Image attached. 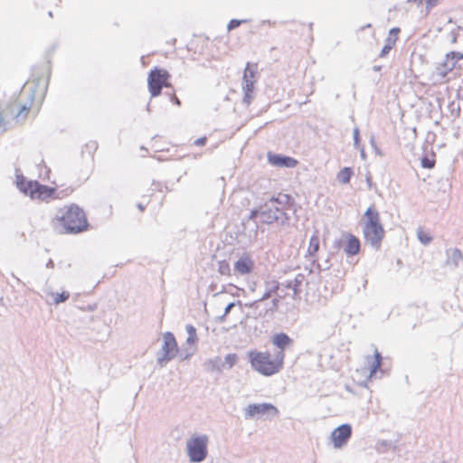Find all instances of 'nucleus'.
Here are the masks:
<instances>
[{
	"label": "nucleus",
	"mask_w": 463,
	"mask_h": 463,
	"mask_svg": "<svg viewBox=\"0 0 463 463\" xmlns=\"http://www.w3.org/2000/svg\"><path fill=\"white\" fill-rule=\"evenodd\" d=\"M272 344L284 353L285 348L293 344V339L286 333H278L272 336Z\"/></svg>",
	"instance_id": "obj_19"
},
{
	"label": "nucleus",
	"mask_w": 463,
	"mask_h": 463,
	"mask_svg": "<svg viewBox=\"0 0 463 463\" xmlns=\"http://www.w3.org/2000/svg\"><path fill=\"white\" fill-rule=\"evenodd\" d=\"M370 144H371V146L373 147L374 153L380 156H383V153L382 152V150L377 146L376 143H375V140H374V137L373 136L371 137L370 138Z\"/></svg>",
	"instance_id": "obj_37"
},
{
	"label": "nucleus",
	"mask_w": 463,
	"mask_h": 463,
	"mask_svg": "<svg viewBox=\"0 0 463 463\" xmlns=\"http://www.w3.org/2000/svg\"><path fill=\"white\" fill-rule=\"evenodd\" d=\"M33 90H31V92H30V99H31V100H33Z\"/></svg>",
	"instance_id": "obj_55"
},
{
	"label": "nucleus",
	"mask_w": 463,
	"mask_h": 463,
	"mask_svg": "<svg viewBox=\"0 0 463 463\" xmlns=\"http://www.w3.org/2000/svg\"><path fill=\"white\" fill-rule=\"evenodd\" d=\"M225 317H226V316H224V313H223L222 316L217 317V321L220 323H222L225 321Z\"/></svg>",
	"instance_id": "obj_49"
},
{
	"label": "nucleus",
	"mask_w": 463,
	"mask_h": 463,
	"mask_svg": "<svg viewBox=\"0 0 463 463\" xmlns=\"http://www.w3.org/2000/svg\"><path fill=\"white\" fill-rule=\"evenodd\" d=\"M238 305H241V301H238L237 302ZM236 303L235 302H231L229 303L226 307L224 308V316H227L231 310L235 307Z\"/></svg>",
	"instance_id": "obj_41"
},
{
	"label": "nucleus",
	"mask_w": 463,
	"mask_h": 463,
	"mask_svg": "<svg viewBox=\"0 0 463 463\" xmlns=\"http://www.w3.org/2000/svg\"><path fill=\"white\" fill-rule=\"evenodd\" d=\"M382 70V66L381 65H374L373 66V71H380Z\"/></svg>",
	"instance_id": "obj_50"
},
{
	"label": "nucleus",
	"mask_w": 463,
	"mask_h": 463,
	"mask_svg": "<svg viewBox=\"0 0 463 463\" xmlns=\"http://www.w3.org/2000/svg\"><path fill=\"white\" fill-rule=\"evenodd\" d=\"M57 219L66 233H80L86 231L89 226L84 211L76 204L61 209Z\"/></svg>",
	"instance_id": "obj_3"
},
{
	"label": "nucleus",
	"mask_w": 463,
	"mask_h": 463,
	"mask_svg": "<svg viewBox=\"0 0 463 463\" xmlns=\"http://www.w3.org/2000/svg\"><path fill=\"white\" fill-rule=\"evenodd\" d=\"M279 411L276 406L271 403H251L244 408L245 419H252L256 416L266 417L267 420H272L278 417Z\"/></svg>",
	"instance_id": "obj_8"
},
{
	"label": "nucleus",
	"mask_w": 463,
	"mask_h": 463,
	"mask_svg": "<svg viewBox=\"0 0 463 463\" xmlns=\"http://www.w3.org/2000/svg\"><path fill=\"white\" fill-rule=\"evenodd\" d=\"M6 130L4 118L2 116V113L0 112V133L5 132Z\"/></svg>",
	"instance_id": "obj_44"
},
{
	"label": "nucleus",
	"mask_w": 463,
	"mask_h": 463,
	"mask_svg": "<svg viewBox=\"0 0 463 463\" xmlns=\"http://www.w3.org/2000/svg\"><path fill=\"white\" fill-rule=\"evenodd\" d=\"M371 26H372V24H367L366 25L363 26V27L361 28V30H364L365 28H369V27H371Z\"/></svg>",
	"instance_id": "obj_53"
},
{
	"label": "nucleus",
	"mask_w": 463,
	"mask_h": 463,
	"mask_svg": "<svg viewBox=\"0 0 463 463\" xmlns=\"http://www.w3.org/2000/svg\"><path fill=\"white\" fill-rule=\"evenodd\" d=\"M268 161L270 165L279 167L293 168L298 164V160L280 154L268 153Z\"/></svg>",
	"instance_id": "obj_13"
},
{
	"label": "nucleus",
	"mask_w": 463,
	"mask_h": 463,
	"mask_svg": "<svg viewBox=\"0 0 463 463\" xmlns=\"http://www.w3.org/2000/svg\"><path fill=\"white\" fill-rule=\"evenodd\" d=\"M366 360L370 364V376H373L382 366V354L380 352H378V350H375L373 357L368 355Z\"/></svg>",
	"instance_id": "obj_23"
},
{
	"label": "nucleus",
	"mask_w": 463,
	"mask_h": 463,
	"mask_svg": "<svg viewBox=\"0 0 463 463\" xmlns=\"http://www.w3.org/2000/svg\"><path fill=\"white\" fill-rule=\"evenodd\" d=\"M319 250V237L317 232H314V234L310 237L309 245L307 249V253L309 256L314 257Z\"/></svg>",
	"instance_id": "obj_25"
},
{
	"label": "nucleus",
	"mask_w": 463,
	"mask_h": 463,
	"mask_svg": "<svg viewBox=\"0 0 463 463\" xmlns=\"http://www.w3.org/2000/svg\"><path fill=\"white\" fill-rule=\"evenodd\" d=\"M52 295L53 297V303L55 305L63 303L70 298V293L68 291H62L61 293H52Z\"/></svg>",
	"instance_id": "obj_29"
},
{
	"label": "nucleus",
	"mask_w": 463,
	"mask_h": 463,
	"mask_svg": "<svg viewBox=\"0 0 463 463\" xmlns=\"http://www.w3.org/2000/svg\"><path fill=\"white\" fill-rule=\"evenodd\" d=\"M171 100H172L175 104H176L177 106H180V105H181V101H180V99H179L176 96H173V97L171 98Z\"/></svg>",
	"instance_id": "obj_46"
},
{
	"label": "nucleus",
	"mask_w": 463,
	"mask_h": 463,
	"mask_svg": "<svg viewBox=\"0 0 463 463\" xmlns=\"http://www.w3.org/2000/svg\"><path fill=\"white\" fill-rule=\"evenodd\" d=\"M54 194H55L54 188L42 184L38 181H36V184H34V187H33L32 198L45 200V199L52 197Z\"/></svg>",
	"instance_id": "obj_15"
},
{
	"label": "nucleus",
	"mask_w": 463,
	"mask_h": 463,
	"mask_svg": "<svg viewBox=\"0 0 463 463\" xmlns=\"http://www.w3.org/2000/svg\"><path fill=\"white\" fill-rule=\"evenodd\" d=\"M269 201L279 205V208L284 209V212L291 210L295 205L294 198L283 193H279L277 196H272Z\"/></svg>",
	"instance_id": "obj_17"
},
{
	"label": "nucleus",
	"mask_w": 463,
	"mask_h": 463,
	"mask_svg": "<svg viewBox=\"0 0 463 463\" xmlns=\"http://www.w3.org/2000/svg\"><path fill=\"white\" fill-rule=\"evenodd\" d=\"M446 263L454 267H458L459 261L463 260V253L458 248H450L446 250Z\"/></svg>",
	"instance_id": "obj_21"
},
{
	"label": "nucleus",
	"mask_w": 463,
	"mask_h": 463,
	"mask_svg": "<svg viewBox=\"0 0 463 463\" xmlns=\"http://www.w3.org/2000/svg\"><path fill=\"white\" fill-rule=\"evenodd\" d=\"M358 149L360 150L361 157H362L363 159H364V158H365V156H365V152H364V148L363 146H360V148H358Z\"/></svg>",
	"instance_id": "obj_47"
},
{
	"label": "nucleus",
	"mask_w": 463,
	"mask_h": 463,
	"mask_svg": "<svg viewBox=\"0 0 463 463\" xmlns=\"http://www.w3.org/2000/svg\"><path fill=\"white\" fill-rule=\"evenodd\" d=\"M169 77L170 74L164 69L156 67L150 71L147 77V84L151 97H157L161 94L163 87L170 86L166 82Z\"/></svg>",
	"instance_id": "obj_7"
},
{
	"label": "nucleus",
	"mask_w": 463,
	"mask_h": 463,
	"mask_svg": "<svg viewBox=\"0 0 463 463\" xmlns=\"http://www.w3.org/2000/svg\"><path fill=\"white\" fill-rule=\"evenodd\" d=\"M218 271L222 275H230L231 268L230 264L226 260L218 262Z\"/></svg>",
	"instance_id": "obj_32"
},
{
	"label": "nucleus",
	"mask_w": 463,
	"mask_h": 463,
	"mask_svg": "<svg viewBox=\"0 0 463 463\" xmlns=\"http://www.w3.org/2000/svg\"><path fill=\"white\" fill-rule=\"evenodd\" d=\"M247 357L251 368L264 376H271L283 368L285 354L278 351L272 358L269 352L250 350Z\"/></svg>",
	"instance_id": "obj_1"
},
{
	"label": "nucleus",
	"mask_w": 463,
	"mask_h": 463,
	"mask_svg": "<svg viewBox=\"0 0 463 463\" xmlns=\"http://www.w3.org/2000/svg\"><path fill=\"white\" fill-rule=\"evenodd\" d=\"M54 267V262L52 260H49L48 262L46 263V268H53Z\"/></svg>",
	"instance_id": "obj_48"
},
{
	"label": "nucleus",
	"mask_w": 463,
	"mask_h": 463,
	"mask_svg": "<svg viewBox=\"0 0 463 463\" xmlns=\"http://www.w3.org/2000/svg\"><path fill=\"white\" fill-rule=\"evenodd\" d=\"M204 367L206 368L207 371L210 372H222L223 369H225V363L222 362L220 356H215L212 359L207 360L204 363Z\"/></svg>",
	"instance_id": "obj_24"
},
{
	"label": "nucleus",
	"mask_w": 463,
	"mask_h": 463,
	"mask_svg": "<svg viewBox=\"0 0 463 463\" xmlns=\"http://www.w3.org/2000/svg\"><path fill=\"white\" fill-rule=\"evenodd\" d=\"M89 310H91V311L95 310V307H90Z\"/></svg>",
	"instance_id": "obj_56"
},
{
	"label": "nucleus",
	"mask_w": 463,
	"mask_h": 463,
	"mask_svg": "<svg viewBox=\"0 0 463 463\" xmlns=\"http://www.w3.org/2000/svg\"><path fill=\"white\" fill-rule=\"evenodd\" d=\"M397 40H398V37H387L384 40V45L379 54V57L380 58L385 57L390 52V51L394 47Z\"/></svg>",
	"instance_id": "obj_26"
},
{
	"label": "nucleus",
	"mask_w": 463,
	"mask_h": 463,
	"mask_svg": "<svg viewBox=\"0 0 463 463\" xmlns=\"http://www.w3.org/2000/svg\"><path fill=\"white\" fill-rule=\"evenodd\" d=\"M353 175V170L351 167H344L337 174V181L341 184H348L350 182L351 176Z\"/></svg>",
	"instance_id": "obj_27"
},
{
	"label": "nucleus",
	"mask_w": 463,
	"mask_h": 463,
	"mask_svg": "<svg viewBox=\"0 0 463 463\" xmlns=\"http://www.w3.org/2000/svg\"><path fill=\"white\" fill-rule=\"evenodd\" d=\"M305 280V275L298 273L293 279H288L281 285L293 291V298H296L301 293V286Z\"/></svg>",
	"instance_id": "obj_16"
},
{
	"label": "nucleus",
	"mask_w": 463,
	"mask_h": 463,
	"mask_svg": "<svg viewBox=\"0 0 463 463\" xmlns=\"http://www.w3.org/2000/svg\"><path fill=\"white\" fill-rule=\"evenodd\" d=\"M257 70V64H250L247 63V66L244 70L243 74V81H242V90H243V99L242 102L246 105H250L252 99V92L254 90L255 83V73Z\"/></svg>",
	"instance_id": "obj_9"
},
{
	"label": "nucleus",
	"mask_w": 463,
	"mask_h": 463,
	"mask_svg": "<svg viewBox=\"0 0 463 463\" xmlns=\"http://www.w3.org/2000/svg\"><path fill=\"white\" fill-rule=\"evenodd\" d=\"M137 208H138L140 211H144V210H145V208H146V207H145V205H144V204H142V203H137Z\"/></svg>",
	"instance_id": "obj_51"
},
{
	"label": "nucleus",
	"mask_w": 463,
	"mask_h": 463,
	"mask_svg": "<svg viewBox=\"0 0 463 463\" xmlns=\"http://www.w3.org/2000/svg\"><path fill=\"white\" fill-rule=\"evenodd\" d=\"M261 222L265 224H272L279 222L280 225H287L289 222L290 216L284 209L270 202L269 200L261 205L260 212Z\"/></svg>",
	"instance_id": "obj_4"
},
{
	"label": "nucleus",
	"mask_w": 463,
	"mask_h": 463,
	"mask_svg": "<svg viewBox=\"0 0 463 463\" xmlns=\"http://www.w3.org/2000/svg\"><path fill=\"white\" fill-rule=\"evenodd\" d=\"M30 110V105L24 104L20 107L18 113L16 114L15 118L17 119H24L25 118L28 111Z\"/></svg>",
	"instance_id": "obj_33"
},
{
	"label": "nucleus",
	"mask_w": 463,
	"mask_h": 463,
	"mask_svg": "<svg viewBox=\"0 0 463 463\" xmlns=\"http://www.w3.org/2000/svg\"><path fill=\"white\" fill-rule=\"evenodd\" d=\"M400 28L398 27H393L392 28L390 31H389V35L388 37H398V33H400Z\"/></svg>",
	"instance_id": "obj_43"
},
{
	"label": "nucleus",
	"mask_w": 463,
	"mask_h": 463,
	"mask_svg": "<svg viewBox=\"0 0 463 463\" xmlns=\"http://www.w3.org/2000/svg\"><path fill=\"white\" fill-rule=\"evenodd\" d=\"M185 330H186L188 336H197L196 328L193 325H191V324L186 325Z\"/></svg>",
	"instance_id": "obj_38"
},
{
	"label": "nucleus",
	"mask_w": 463,
	"mask_h": 463,
	"mask_svg": "<svg viewBox=\"0 0 463 463\" xmlns=\"http://www.w3.org/2000/svg\"><path fill=\"white\" fill-rule=\"evenodd\" d=\"M17 187L19 190L24 194L25 195H29L32 198L34 184H36V181H26L25 178L22 176H17Z\"/></svg>",
	"instance_id": "obj_22"
},
{
	"label": "nucleus",
	"mask_w": 463,
	"mask_h": 463,
	"mask_svg": "<svg viewBox=\"0 0 463 463\" xmlns=\"http://www.w3.org/2000/svg\"><path fill=\"white\" fill-rule=\"evenodd\" d=\"M197 336H187L186 338V344L187 345H193L197 341Z\"/></svg>",
	"instance_id": "obj_45"
},
{
	"label": "nucleus",
	"mask_w": 463,
	"mask_h": 463,
	"mask_svg": "<svg viewBox=\"0 0 463 463\" xmlns=\"http://www.w3.org/2000/svg\"><path fill=\"white\" fill-rule=\"evenodd\" d=\"M460 32L463 33V27L461 26H457V28L451 30L448 35H447V40L450 43H456L458 42V39L459 38L460 36Z\"/></svg>",
	"instance_id": "obj_28"
},
{
	"label": "nucleus",
	"mask_w": 463,
	"mask_h": 463,
	"mask_svg": "<svg viewBox=\"0 0 463 463\" xmlns=\"http://www.w3.org/2000/svg\"><path fill=\"white\" fill-rule=\"evenodd\" d=\"M417 237H418V240L423 244V245H428L432 241V237L425 232L424 231H422L421 229H419L417 231Z\"/></svg>",
	"instance_id": "obj_30"
},
{
	"label": "nucleus",
	"mask_w": 463,
	"mask_h": 463,
	"mask_svg": "<svg viewBox=\"0 0 463 463\" xmlns=\"http://www.w3.org/2000/svg\"><path fill=\"white\" fill-rule=\"evenodd\" d=\"M351 436L352 427L347 423H344L338 426L331 433V438L335 448H341L345 445Z\"/></svg>",
	"instance_id": "obj_12"
},
{
	"label": "nucleus",
	"mask_w": 463,
	"mask_h": 463,
	"mask_svg": "<svg viewBox=\"0 0 463 463\" xmlns=\"http://www.w3.org/2000/svg\"><path fill=\"white\" fill-rule=\"evenodd\" d=\"M260 212H261V206L259 208V209H253L250 211V215H249V220H254L257 218V216H260Z\"/></svg>",
	"instance_id": "obj_40"
},
{
	"label": "nucleus",
	"mask_w": 463,
	"mask_h": 463,
	"mask_svg": "<svg viewBox=\"0 0 463 463\" xmlns=\"http://www.w3.org/2000/svg\"><path fill=\"white\" fill-rule=\"evenodd\" d=\"M340 244H341V241H335V242H334V247H335V248H339V247H340Z\"/></svg>",
	"instance_id": "obj_52"
},
{
	"label": "nucleus",
	"mask_w": 463,
	"mask_h": 463,
	"mask_svg": "<svg viewBox=\"0 0 463 463\" xmlns=\"http://www.w3.org/2000/svg\"><path fill=\"white\" fill-rule=\"evenodd\" d=\"M367 183H368L369 186H371V177L370 176L367 177Z\"/></svg>",
	"instance_id": "obj_54"
},
{
	"label": "nucleus",
	"mask_w": 463,
	"mask_h": 463,
	"mask_svg": "<svg viewBox=\"0 0 463 463\" xmlns=\"http://www.w3.org/2000/svg\"><path fill=\"white\" fill-rule=\"evenodd\" d=\"M354 146L355 148H360V131L358 128H354Z\"/></svg>",
	"instance_id": "obj_36"
},
{
	"label": "nucleus",
	"mask_w": 463,
	"mask_h": 463,
	"mask_svg": "<svg viewBox=\"0 0 463 463\" xmlns=\"http://www.w3.org/2000/svg\"><path fill=\"white\" fill-rule=\"evenodd\" d=\"M178 352L177 342L173 333L165 332L163 335V345L156 354L157 364L163 367L173 360Z\"/></svg>",
	"instance_id": "obj_6"
},
{
	"label": "nucleus",
	"mask_w": 463,
	"mask_h": 463,
	"mask_svg": "<svg viewBox=\"0 0 463 463\" xmlns=\"http://www.w3.org/2000/svg\"><path fill=\"white\" fill-rule=\"evenodd\" d=\"M461 59H463V52L452 51L447 53L445 61L436 68V74L445 78L455 68L457 61Z\"/></svg>",
	"instance_id": "obj_11"
},
{
	"label": "nucleus",
	"mask_w": 463,
	"mask_h": 463,
	"mask_svg": "<svg viewBox=\"0 0 463 463\" xmlns=\"http://www.w3.org/2000/svg\"><path fill=\"white\" fill-rule=\"evenodd\" d=\"M435 165V160L433 158L423 156L421 158V166L423 168L431 169Z\"/></svg>",
	"instance_id": "obj_34"
},
{
	"label": "nucleus",
	"mask_w": 463,
	"mask_h": 463,
	"mask_svg": "<svg viewBox=\"0 0 463 463\" xmlns=\"http://www.w3.org/2000/svg\"><path fill=\"white\" fill-rule=\"evenodd\" d=\"M208 437L205 434L191 437L186 442V450L191 462L200 463L207 457Z\"/></svg>",
	"instance_id": "obj_5"
},
{
	"label": "nucleus",
	"mask_w": 463,
	"mask_h": 463,
	"mask_svg": "<svg viewBox=\"0 0 463 463\" xmlns=\"http://www.w3.org/2000/svg\"><path fill=\"white\" fill-rule=\"evenodd\" d=\"M331 267L329 257L323 262V263H317V268L320 270H327Z\"/></svg>",
	"instance_id": "obj_39"
},
{
	"label": "nucleus",
	"mask_w": 463,
	"mask_h": 463,
	"mask_svg": "<svg viewBox=\"0 0 463 463\" xmlns=\"http://www.w3.org/2000/svg\"><path fill=\"white\" fill-rule=\"evenodd\" d=\"M246 20H238V19H232L228 25H227V28L229 31H232L237 27H239L241 24L245 23Z\"/></svg>",
	"instance_id": "obj_35"
},
{
	"label": "nucleus",
	"mask_w": 463,
	"mask_h": 463,
	"mask_svg": "<svg viewBox=\"0 0 463 463\" xmlns=\"http://www.w3.org/2000/svg\"><path fill=\"white\" fill-rule=\"evenodd\" d=\"M206 137H202L194 141V145L197 146H204L206 144Z\"/></svg>",
	"instance_id": "obj_42"
},
{
	"label": "nucleus",
	"mask_w": 463,
	"mask_h": 463,
	"mask_svg": "<svg viewBox=\"0 0 463 463\" xmlns=\"http://www.w3.org/2000/svg\"><path fill=\"white\" fill-rule=\"evenodd\" d=\"M363 235L365 242L375 250H379L385 236V231L381 223L380 213L370 206L364 213Z\"/></svg>",
	"instance_id": "obj_2"
},
{
	"label": "nucleus",
	"mask_w": 463,
	"mask_h": 463,
	"mask_svg": "<svg viewBox=\"0 0 463 463\" xmlns=\"http://www.w3.org/2000/svg\"><path fill=\"white\" fill-rule=\"evenodd\" d=\"M279 298H275L271 300L270 306L269 307H265L263 309L259 310H252V317L254 318L258 317H271L273 314L278 310L279 308Z\"/></svg>",
	"instance_id": "obj_20"
},
{
	"label": "nucleus",
	"mask_w": 463,
	"mask_h": 463,
	"mask_svg": "<svg viewBox=\"0 0 463 463\" xmlns=\"http://www.w3.org/2000/svg\"><path fill=\"white\" fill-rule=\"evenodd\" d=\"M361 250V242L359 239L351 234H347V241L344 247V251L347 257L357 255Z\"/></svg>",
	"instance_id": "obj_18"
},
{
	"label": "nucleus",
	"mask_w": 463,
	"mask_h": 463,
	"mask_svg": "<svg viewBox=\"0 0 463 463\" xmlns=\"http://www.w3.org/2000/svg\"><path fill=\"white\" fill-rule=\"evenodd\" d=\"M238 361V355L236 354H228L225 355L223 363H225V368H232Z\"/></svg>",
	"instance_id": "obj_31"
},
{
	"label": "nucleus",
	"mask_w": 463,
	"mask_h": 463,
	"mask_svg": "<svg viewBox=\"0 0 463 463\" xmlns=\"http://www.w3.org/2000/svg\"><path fill=\"white\" fill-rule=\"evenodd\" d=\"M254 269V261L251 258L243 254L235 263H234V270L235 272L241 275H246L252 272Z\"/></svg>",
	"instance_id": "obj_14"
},
{
	"label": "nucleus",
	"mask_w": 463,
	"mask_h": 463,
	"mask_svg": "<svg viewBox=\"0 0 463 463\" xmlns=\"http://www.w3.org/2000/svg\"><path fill=\"white\" fill-rule=\"evenodd\" d=\"M265 292L264 294L257 300H254L250 303H246L245 304V307H248V308H250L252 310H259L260 308V305L267 299H269V298H271V296L273 294H277L278 293V290L279 289V282L275 280V279H271V280H266L265 283Z\"/></svg>",
	"instance_id": "obj_10"
},
{
	"label": "nucleus",
	"mask_w": 463,
	"mask_h": 463,
	"mask_svg": "<svg viewBox=\"0 0 463 463\" xmlns=\"http://www.w3.org/2000/svg\"><path fill=\"white\" fill-rule=\"evenodd\" d=\"M49 16L52 17V11L49 12Z\"/></svg>",
	"instance_id": "obj_57"
}]
</instances>
